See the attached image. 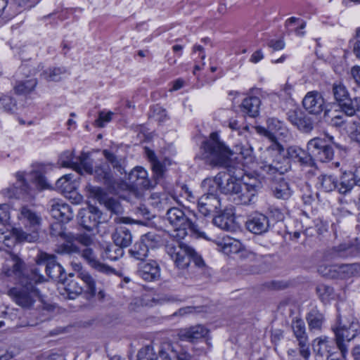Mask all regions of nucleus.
Here are the masks:
<instances>
[{
	"mask_svg": "<svg viewBox=\"0 0 360 360\" xmlns=\"http://www.w3.org/2000/svg\"><path fill=\"white\" fill-rule=\"evenodd\" d=\"M356 185V181L352 174L349 172H344L340 178V184H338L337 188L340 193L345 194L349 192L353 187Z\"/></svg>",
	"mask_w": 360,
	"mask_h": 360,
	"instance_id": "37998d69",
	"label": "nucleus"
},
{
	"mask_svg": "<svg viewBox=\"0 0 360 360\" xmlns=\"http://www.w3.org/2000/svg\"><path fill=\"white\" fill-rule=\"evenodd\" d=\"M214 186H206L209 188L208 193L201 196L198 201V207L199 212L204 216L210 214L212 212H218L221 209V205L220 199L212 192L214 191Z\"/></svg>",
	"mask_w": 360,
	"mask_h": 360,
	"instance_id": "4468645a",
	"label": "nucleus"
},
{
	"mask_svg": "<svg viewBox=\"0 0 360 360\" xmlns=\"http://www.w3.org/2000/svg\"><path fill=\"white\" fill-rule=\"evenodd\" d=\"M114 243L122 247L127 248L132 242V236L131 231L125 226L117 227L112 234Z\"/></svg>",
	"mask_w": 360,
	"mask_h": 360,
	"instance_id": "7c9ffc66",
	"label": "nucleus"
},
{
	"mask_svg": "<svg viewBox=\"0 0 360 360\" xmlns=\"http://www.w3.org/2000/svg\"><path fill=\"white\" fill-rule=\"evenodd\" d=\"M72 174H65L57 180L56 186L57 188L60 189L63 192L68 191L69 189L72 188Z\"/></svg>",
	"mask_w": 360,
	"mask_h": 360,
	"instance_id": "680f3d73",
	"label": "nucleus"
},
{
	"mask_svg": "<svg viewBox=\"0 0 360 360\" xmlns=\"http://www.w3.org/2000/svg\"><path fill=\"white\" fill-rule=\"evenodd\" d=\"M58 236H60L64 241L56 245L55 250L56 253L69 255L81 253L80 248L77 244L73 233L61 231L58 233Z\"/></svg>",
	"mask_w": 360,
	"mask_h": 360,
	"instance_id": "aec40b11",
	"label": "nucleus"
},
{
	"mask_svg": "<svg viewBox=\"0 0 360 360\" xmlns=\"http://www.w3.org/2000/svg\"><path fill=\"white\" fill-rule=\"evenodd\" d=\"M338 105L340 108V112L343 115L349 117L356 115L358 110V97H355L353 99L348 98Z\"/></svg>",
	"mask_w": 360,
	"mask_h": 360,
	"instance_id": "a19ab883",
	"label": "nucleus"
},
{
	"mask_svg": "<svg viewBox=\"0 0 360 360\" xmlns=\"http://www.w3.org/2000/svg\"><path fill=\"white\" fill-rule=\"evenodd\" d=\"M328 255L331 258L357 257L356 248V238L345 241L328 250Z\"/></svg>",
	"mask_w": 360,
	"mask_h": 360,
	"instance_id": "b1692460",
	"label": "nucleus"
},
{
	"mask_svg": "<svg viewBox=\"0 0 360 360\" xmlns=\"http://www.w3.org/2000/svg\"><path fill=\"white\" fill-rule=\"evenodd\" d=\"M307 151L312 158L322 162H327L333 160L334 150L326 143L324 139L316 137L309 140L307 145Z\"/></svg>",
	"mask_w": 360,
	"mask_h": 360,
	"instance_id": "9b49d317",
	"label": "nucleus"
},
{
	"mask_svg": "<svg viewBox=\"0 0 360 360\" xmlns=\"http://www.w3.org/2000/svg\"><path fill=\"white\" fill-rule=\"evenodd\" d=\"M203 158L213 167H229L232 151L219 139L217 132L210 134L207 140L203 142Z\"/></svg>",
	"mask_w": 360,
	"mask_h": 360,
	"instance_id": "423d86ee",
	"label": "nucleus"
},
{
	"mask_svg": "<svg viewBox=\"0 0 360 360\" xmlns=\"http://www.w3.org/2000/svg\"><path fill=\"white\" fill-rule=\"evenodd\" d=\"M44 280V276L37 267L31 269V277L24 282L20 287H15L8 291V295L22 308L31 307L37 299L41 300L39 290L34 284L40 283Z\"/></svg>",
	"mask_w": 360,
	"mask_h": 360,
	"instance_id": "39448f33",
	"label": "nucleus"
},
{
	"mask_svg": "<svg viewBox=\"0 0 360 360\" xmlns=\"http://www.w3.org/2000/svg\"><path fill=\"white\" fill-rule=\"evenodd\" d=\"M267 128L262 126L255 127L257 134L267 137L269 139H276L275 133L279 132L281 135L286 132L284 124L276 118H269L266 121Z\"/></svg>",
	"mask_w": 360,
	"mask_h": 360,
	"instance_id": "5701e85b",
	"label": "nucleus"
},
{
	"mask_svg": "<svg viewBox=\"0 0 360 360\" xmlns=\"http://www.w3.org/2000/svg\"><path fill=\"white\" fill-rule=\"evenodd\" d=\"M304 108L311 115H319L324 112V118L329 117V110H325V100L317 91L308 92L302 100Z\"/></svg>",
	"mask_w": 360,
	"mask_h": 360,
	"instance_id": "ddd939ff",
	"label": "nucleus"
},
{
	"mask_svg": "<svg viewBox=\"0 0 360 360\" xmlns=\"http://www.w3.org/2000/svg\"><path fill=\"white\" fill-rule=\"evenodd\" d=\"M165 249L166 252L178 269L187 268L191 259H193L198 266L202 263V259L198 256L195 251L184 243L179 242L168 243Z\"/></svg>",
	"mask_w": 360,
	"mask_h": 360,
	"instance_id": "0eeeda50",
	"label": "nucleus"
},
{
	"mask_svg": "<svg viewBox=\"0 0 360 360\" xmlns=\"http://www.w3.org/2000/svg\"><path fill=\"white\" fill-rule=\"evenodd\" d=\"M313 349L321 356L330 357L333 354L334 345L333 342L327 336H321L314 340Z\"/></svg>",
	"mask_w": 360,
	"mask_h": 360,
	"instance_id": "cd10ccee",
	"label": "nucleus"
},
{
	"mask_svg": "<svg viewBox=\"0 0 360 360\" xmlns=\"http://www.w3.org/2000/svg\"><path fill=\"white\" fill-rule=\"evenodd\" d=\"M215 226L225 231H232L234 227V217L232 212H224L213 219Z\"/></svg>",
	"mask_w": 360,
	"mask_h": 360,
	"instance_id": "f704fd0d",
	"label": "nucleus"
},
{
	"mask_svg": "<svg viewBox=\"0 0 360 360\" xmlns=\"http://www.w3.org/2000/svg\"><path fill=\"white\" fill-rule=\"evenodd\" d=\"M359 325L357 321H352L347 324H342L341 322L332 330L335 333V340L337 347L340 352L342 358L346 359L348 354V345L347 342L352 340L359 331Z\"/></svg>",
	"mask_w": 360,
	"mask_h": 360,
	"instance_id": "6e6552de",
	"label": "nucleus"
},
{
	"mask_svg": "<svg viewBox=\"0 0 360 360\" xmlns=\"http://www.w3.org/2000/svg\"><path fill=\"white\" fill-rule=\"evenodd\" d=\"M148 251L149 249L145 243L139 240L129 250V254L136 259L143 261L148 256Z\"/></svg>",
	"mask_w": 360,
	"mask_h": 360,
	"instance_id": "de8ad7c7",
	"label": "nucleus"
},
{
	"mask_svg": "<svg viewBox=\"0 0 360 360\" xmlns=\"http://www.w3.org/2000/svg\"><path fill=\"white\" fill-rule=\"evenodd\" d=\"M140 240L145 243L148 249L156 248L161 241L160 236L153 232H148L142 236Z\"/></svg>",
	"mask_w": 360,
	"mask_h": 360,
	"instance_id": "4d7b16f0",
	"label": "nucleus"
},
{
	"mask_svg": "<svg viewBox=\"0 0 360 360\" xmlns=\"http://www.w3.org/2000/svg\"><path fill=\"white\" fill-rule=\"evenodd\" d=\"M88 156L82 153L79 156L75 158L73 151L63 152L59 158L60 165L63 167H71L82 174V170L86 173H92V165L87 160Z\"/></svg>",
	"mask_w": 360,
	"mask_h": 360,
	"instance_id": "f8f14e48",
	"label": "nucleus"
},
{
	"mask_svg": "<svg viewBox=\"0 0 360 360\" xmlns=\"http://www.w3.org/2000/svg\"><path fill=\"white\" fill-rule=\"evenodd\" d=\"M291 328L296 338L298 345H304L308 342V335L306 332L304 321L301 319L292 320Z\"/></svg>",
	"mask_w": 360,
	"mask_h": 360,
	"instance_id": "473e14b6",
	"label": "nucleus"
},
{
	"mask_svg": "<svg viewBox=\"0 0 360 360\" xmlns=\"http://www.w3.org/2000/svg\"><path fill=\"white\" fill-rule=\"evenodd\" d=\"M146 155L151 162L153 172L156 181L160 180L164 174L165 167L157 160L155 153L153 150L146 149Z\"/></svg>",
	"mask_w": 360,
	"mask_h": 360,
	"instance_id": "ea45409f",
	"label": "nucleus"
},
{
	"mask_svg": "<svg viewBox=\"0 0 360 360\" xmlns=\"http://www.w3.org/2000/svg\"><path fill=\"white\" fill-rule=\"evenodd\" d=\"M50 212L53 218L62 223H68L73 218L70 206L60 200L50 201Z\"/></svg>",
	"mask_w": 360,
	"mask_h": 360,
	"instance_id": "412c9836",
	"label": "nucleus"
},
{
	"mask_svg": "<svg viewBox=\"0 0 360 360\" xmlns=\"http://www.w3.org/2000/svg\"><path fill=\"white\" fill-rule=\"evenodd\" d=\"M287 115L289 122L299 130L308 133L314 129V122L311 118L302 110H289Z\"/></svg>",
	"mask_w": 360,
	"mask_h": 360,
	"instance_id": "6ab92c4d",
	"label": "nucleus"
},
{
	"mask_svg": "<svg viewBox=\"0 0 360 360\" xmlns=\"http://www.w3.org/2000/svg\"><path fill=\"white\" fill-rule=\"evenodd\" d=\"M219 250L226 255H231L240 252V257L247 262H257L261 256L249 250L241 251L242 244L238 240L230 237H223L217 242Z\"/></svg>",
	"mask_w": 360,
	"mask_h": 360,
	"instance_id": "1a4fd4ad",
	"label": "nucleus"
},
{
	"mask_svg": "<svg viewBox=\"0 0 360 360\" xmlns=\"http://www.w3.org/2000/svg\"><path fill=\"white\" fill-rule=\"evenodd\" d=\"M309 329L311 333H321L325 323L324 314L316 308L311 309L307 315Z\"/></svg>",
	"mask_w": 360,
	"mask_h": 360,
	"instance_id": "c85d7f7f",
	"label": "nucleus"
},
{
	"mask_svg": "<svg viewBox=\"0 0 360 360\" xmlns=\"http://www.w3.org/2000/svg\"><path fill=\"white\" fill-rule=\"evenodd\" d=\"M40 68L41 69L43 67H41V65H39L37 68H35L33 67L31 62H25L20 66L18 74L22 75L25 76V77L27 78L34 75Z\"/></svg>",
	"mask_w": 360,
	"mask_h": 360,
	"instance_id": "13d9d810",
	"label": "nucleus"
},
{
	"mask_svg": "<svg viewBox=\"0 0 360 360\" xmlns=\"http://www.w3.org/2000/svg\"><path fill=\"white\" fill-rule=\"evenodd\" d=\"M16 182L4 190V194L9 198H20L21 196H32V190L25 179V174L18 172L15 174Z\"/></svg>",
	"mask_w": 360,
	"mask_h": 360,
	"instance_id": "2eb2a0df",
	"label": "nucleus"
},
{
	"mask_svg": "<svg viewBox=\"0 0 360 360\" xmlns=\"http://www.w3.org/2000/svg\"><path fill=\"white\" fill-rule=\"evenodd\" d=\"M23 262L18 257L12 255L11 259L8 261L2 269V273L7 277H12L18 281L20 285H23L24 282L31 277V274L25 276L22 273Z\"/></svg>",
	"mask_w": 360,
	"mask_h": 360,
	"instance_id": "f3484780",
	"label": "nucleus"
},
{
	"mask_svg": "<svg viewBox=\"0 0 360 360\" xmlns=\"http://www.w3.org/2000/svg\"><path fill=\"white\" fill-rule=\"evenodd\" d=\"M113 115L114 113L111 111H100L98 118L95 120V125L101 128L105 127L106 123H108L112 120Z\"/></svg>",
	"mask_w": 360,
	"mask_h": 360,
	"instance_id": "0e129e2a",
	"label": "nucleus"
},
{
	"mask_svg": "<svg viewBox=\"0 0 360 360\" xmlns=\"http://www.w3.org/2000/svg\"><path fill=\"white\" fill-rule=\"evenodd\" d=\"M332 93L338 104L349 97V91L342 82H335L333 84Z\"/></svg>",
	"mask_w": 360,
	"mask_h": 360,
	"instance_id": "49530a36",
	"label": "nucleus"
},
{
	"mask_svg": "<svg viewBox=\"0 0 360 360\" xmlns=\"http://www.w3.org/2000/svg\"><path fill=\"white\" fill-rule=\"evenodd\" d=\"M82 257L93 269L101 273L109 274L113 271L109 266L103 264L96 259V254L91 248H86L84 249L82 252Z\"/></svg>",
	"mask_w": 360,
	"mask_h": 360,
	"instance_id": "bb28decb",
	"label": "nucleus"
},
{
	"mask_svg": "<svg viewBox=\"0 0 360 360\" xmlns=\"http://www.w3.org/2000/svg\"><path fill=\"white\" fill-rule=\"evenodd\" d=\"M226 174L219 173L214 178L205 179L202 185L203 187L217 185V188L229 195L231 200L237 205H248L258 191L262 188V182L257 178L247 177L240 180Z\"/></svg>",
	"mask_w": 360,
	"mask_h": 360,
	"instance_id": "f257e3e1",
	"label": "nucleus"
},
{
	"mask_svg": "<svg viewBox=\"0 0 360 360\" xmlns=\"http://www.w3.org/2000/svg\"><path fill=\"white\" fill-rule=\"evenodd\" d=\"M306 22L302 19L296 17H291L287 19L285 22V27L288 30L290 33V27L292 25H297L298 27L294 30L295 34L298 37H304L305 32L303 30L306 27Z\"/></svg>",
	"mask_w": 360,
	"mask_h": 360,
	"instance_id": "8fccbe9b",
	"label": "nucleus"
},
{
	"mask_svg": "<svg viewBox=\"0 0 360 360\" xmlns=\"http://www.w3.org/2000/svg\"><path fill=\"white\" fill-rule=\"evenodd\" d=\"M318 187L325 192H330L337 188L338 179L331 174H323L318 177L316 183Z\"/></svg>",
	"mask_w": 360,
	"mask_h": 360,
	"instance_id": "e433bc0d",
	"label": "nucleus"
},
{
	"mask_svg": "<svg viewBox=\"0 0 360 360\" xmlns=\"http://www.w3.org/2000/svg\"><path fill=\"white\" fill-rule=\"evenodd\" d=\"M139 276L145 281H152L160 277V269L156 261L150 260L139 264Z\"/></svg>",
	"mask_w": 360,
	"mask_h": 360,
	"instance_id": "a878e982",
	"label": "nucleus"
},
{
	"mask_svg": "<svg viewBox=\"0 0 360 360\" xmlns=\"http://www.w3.org/2000/svg\"><path fill=\"white\" fill-rule=\"evenodd\" d=\"M103 154L105 159L112 165V166L117 169L120 172H122L123 169L122 167L121 160L119 159L115 154L108 151V150H104L103 151Z\"/></svg>",
	"mask_w": 360,
	"mask_h": 360,
	"instance_id": "e2e57ef3",
	"label": "nucleus"
},
{
	"mask_svg": "<svg viewBox=\"0 0 360 360\" xmlns=\"http://www.w3.org/2000/svg\"><path fill=\"white\" fill-rule=\"evenodd\" d=\"M79 223L86 230L91 231L96 228L100 223L101 213L98 208L89 206L79 211Z\"/></svg>",
	"mask_w": 360,
	"mask_h": 360,
	"instance_id": "a211bd4d",
	"label": "nucleus"
},
{
	"mask_svg": "<svg viewBox=\"0 0 360 360\" xmlns=\"http://www.w3.org/2000/svg\"><path fill=\"white\" fill-rule=\"evenodd\" d=\"M274 194L278 199L287 200L292 195L289 184L283 179L280 180L274 187Z\"/></svg>",
	"mask_w": 360,
	"mask_h": 360,
	"instance_id": "c03bdc74",
	"label": "nucleus"
},
{
	"mask_svg": "<svg viewBox=\"0 0 360 360\" xmlns=\"http://www.w3.org/2000/svg\"><path fill=\"white\" fill-rule=\"evenodd\" d=\"M148 173L143 167H137L129 174V179L138 186L143 187H148L149 183L146 179Z\"/></svg>",
	"mask_w": 360,
	"mask_h": 360,
	"instance_id": "79ce46f5",
	"label": "nucleus"
},
{
	"mask_svg": "<svg viewBox=\"0 0 360 360\" xmlns=\"http://www.w3.org/2000/svg\"><path fill=\"white\" fill-rule=\"evenodd\" d=\"M261 101L257 96L245 98L240 105V111L245 115L255 117L259 115Z\"/></svg>",
	"mask_w": 360,
	"mask_h": 360,
	"instance_id": "c756f323",
	"label": "nucleus"
},
{
	"mask_svg": "<svg viewBox=\"0 0 360 360\" xmlns=\"http://www.w3.org/2000/svg\"><path fill=\"white\" fill-rule=\"evenodd\" d=\"M318 272L323 277L328 278H341L340 265H320L318 268Z\"/></svg>",
	"mask_w": 360,
	"mask_h": 360,
	"instance_id": "a18cd8bd",
	"label": "nucleus"
},
{
	"mask_svg": "<svg viewBox=\"0 0 360 360\" xmlns=\"http://www.w3.org/2000/svg\"><path fill=\"white\" fill-rule=\"evenodd\" d=\"M65 290L69 299H75L84 292V288L76 280L70 281L65 285Z\"/></svg>",
	"mask_w": 360,
	"mask_h": 360,
	"instance_id": "5fc2aeb1",
	"label": "nucleus"
},
{
	"mask_svg": "<svg viewBox=\"0 0 360 360\" xmlns=\"http://www.w3.org/2000/svg\"><path fill=\"white\" fill-rule=\"evenodd\" d=\"M105 257L115 261L122 257L124 255L123 248L116 245L108 246L105 250Z\"/></svg>",
	"mask_w": 360,
	"mask_h": 360,
	"instance_id": "6e6d98bb",
	"label": "nucleus"
},
{
	"mask_svg": "<svg viewBox=\"0 0 360 360\" xmlns=\"http://www.w3.org/2000/svg\"><path fill=\"white\" fill-rule=\"evenodd\" d=\"M75 238L77 243L86 247H89L93 243L91 237L87 234H77L75 235Z\"/></svg>",
	"mask_w": 360,
	"mask_h": 360,
	"instance_id": "774afa93",
	"label": "nucleus"
},
{
	"mask_svg": "<svg viewBox=\"0 0 360 360\" xmlns=\"http://www.w3.org/2000/svg\"><path fill=\"white\" fill-rule=\"evenodd\" d=\"M84 284V292L89 297H94L96 294V281L92 276L86 271L79 273L78 277Z\"/></svg>",
	"mask_w": 360,
	"mask_h": 360,
	"instance_id": "58836bf2",
	"label": "nucleus"
},
{
	"mask_svg": "<svg viewBox=\"0 0 360 360\" xmlns=\"http://www.w3.org/2000/svg\"><path fill=\"white\" fill-rule=\"evenodd\" d=\"M4 104H2V111L13 113L17 110L16 101L9 96H4Z\"/></svg>",
	"mask_w": 360,
	"mask_h": 360,
	"instance_id": "69168bd1",
	"label": "nucleus"
},
{
	"mask_svg": "<svg viewBox=\"0 0 360 360\" xmlns=\"http://www.w3.org/2000/svg\"><path fill=\"white\" fill-rule=\"evenodd\" d=\"M37 80L34 77L30 79L19 80L14 86L15 94L20 95H27L31 93L37 86Z\"/></svg>",
	"mask_w": 360,
	"mask_h": 360,
	"instance_id": "c9c22d12",
	"label": "nucleus"
},
{
	"mask_svg": "<svg viewBox=\"0 0 360 360\" xmlns=\"http://www.w3.org/2000/svg\"><path fill=\"white\" fill-rule=\"evenodd\" d=\"M165 220L172 229L169 236L177 240L184 239L189 232L205 238V233L196 224L195 213L188 209L172 207L167 210Z\"/></svg>",
	"mask_w": 360,
	"mask_h": 360,
	"instance_id": "f03ea898",
	"label": "nucleus"
},
{
	"mask_svg": "<svg viewBox=\"0 0 360 360\" xmlns=\"http://www.w3.org/2000/svg\"><path fill=\"white\" fill-rule=\"evenodd\" d=\"M209 330L202 325H195L179 330L178 335L181 340L194 342L205 338Z\"/></svg>",
	"mask_w": 360,
	"mask_h": 360,
	"instance_id": "393cba45",
	"label": "nucleus"
},
{
	"mask_svg": "<svg viewBox=\"0 0 360 360\" xmlns=\"http://www.w3.org/2000/svg\"><path fill=\"white\" fill-rule=\"evenodd\" d=\"M341 279L360 276V263L340 265Z\"/></svg>",
	"mask_w": 360,
	"mask_h": 360,
	"instance_id": "09e8293b",
	"label": "nucleus"
},
{
	"mask_svg": "<svg viewBox=\"0 0 360 360\" xmlns=\"http://www.w3.org/2000/svg\"><path fill=\"white\" fill-rule=\"evenodd\" d=\"M345 130L352 141L360 143V123L359 122H348L345 127Z\"/></svg>",
	"mask_w": 360,
	"mask_h": 360,
	"instance_id": "3c124183",
	"label": "nucleus"
},
{
	"mask_svg": "<svg viewBox=\"0 0 360 360\" xmlns=\"http://www.w3.org/2000/svg\"><path fill=\"white\" fill-rule=\"evenodd\" d=\"M41 271L40 267L45 269L46 274L52 279H60L64 272L61 265L55 260V256L41 253L37 260V266Z\"/></svg>",
	"mask_w": 360,
	"mask_h": 360,
	"instance_id": "dca6fc26",
	"label": "nucleus"
},
{
	"mask_svg": "<svg viewBox=\"0 0 360 360\" xmlns=\"http://www.w3.org/2000/svg\"><path fill=\"white\" fill-rule=\"evenodd\" d=\"M333 288L325 284L316 287V292L322 302H328L333 294Z\"/></svg>",
	"mask_w": 360,
	"mask_h": 360,
	"instance_id": "bf43d9fd",
	"label": "nucleus"
},
{
	"mask_svg": "<svg viewBox=\"0 0 360 360\" xmlns=\"http://www.w3.org/2000/svg\"><path fill=\"white\" fill-rule=\"evenodd\" d=\"M11 206L8 203L0 204V224H5L11 219Z\"/></svg>",
	"mask_w": 360,
	"mask_h": 360,
	"instance_id": "338daca9",
	"label": "nucleus"
},
{
	"mask_svg": "<svg viewBox=\"0 0 360 360\" xmlns=\"http://www.w3.org/2000/svg\"><path fill=\"white\" fill-rule=\"evenodd\" d=\"M87 197L97 200L100 204H103L105 207L115 214H120L123 212V208L120 202L115 198H108L103 188L88 184L86 186Z\"/></svg>",
	"mask_w": 360,
	"mask_h": 360,
	"instance_id": "9d476101",
	"label": "nucleus"
},
{
	"mask_svg": "<svg viewBox=\"0 0 360 360\" xmlns=\"http://www.w3.org/2000/svg\"><path fill=\"white\" fill-rule=\"evenodd\" d=\"M65 72V70L61 68H49L41 74V77L49 82H57L61 78V75Z\"/></svg>",
	"mask_w": 360,
	"mask_h": 360,
	"instance_id": "864d4df0",
	"label": "nucleus"
},
{
	"mask_svg": "<svg viewBox=\"0 0 360 360\" xmlns=\"http://www.w3.org/2000/svg\"><path fill=\"white\" fill-rule=\"evenodd\" d=\"M295 162H297L302 167H309V169L307 172L309 177L315 175L317 170L316 162L311 155L309 152L301 150Z\"/></svg>",
	"mask_w": 360,
	"mask_h": 360,
	"instance_id": "2f4dec72",
	"label": "nucleus"
},
{
	"mask_svg": "<svg viewBox=\"0 0 360 360\" xmlns=\"http://www.w3.org/2000/svg\"><path fill=\"white\" fill-rule=\"evenodd\" d=\"M30 174L35 184L40 189H45L49 187V183L46 181L42 171L39 169L33 170Z\"/></svg>",
	"mask_w": 360,
	"mask_h": 360,
	"instance_id": "052dcab7",
	"label": "nucleus"
},
{
	"mask_svg": "<svg viewBox=\"0 0 360 360\" xmlns=\"http://www.w3.org/2000/svg\"><path fill=\"white\" fill-rule=\"evenodd\" d=\"M236 153H238V158L243 160V165L246 167L255 162V155L253 154V149L248 143L241 144L236 146Z\"/></svg>",
	"mask_w": 360,
	"mask_h": 360,
	"instance_id": "4c0bfd02",
	"label": "nucleus"
},
{
	"mask_svg": "<svg viewBox=\"0 0 360 360\" xmlns=\"http://www.w3.org/2000/svg\"><path fill=\"white\" fill-rule=\"evenodd\" d=\"M247 229L255 234H262L270 227L269 218L261 213H255L246 221Z\"/></svg>",
	"mask_w": 360,
	"mask_h": 360,
	"instance_id": "4be33fe9",
	"label": "nucleus"
},
{
	"mask_svg": "<svg viewBox=\"0 0 360 360\" xmlns=\"http://www.w3.org/2000/svg\"><path fill=\"white\" fill-rule=\"evenodd\" d=\"M18 224L13 227V233L20 243H34L39 238L42 217L35 207L24 205L19 207L17 213Z\"/></svg>",
	"mask_w": 360,
	"mask_h": 360,
	"instance_id": "7ed1b4c3",
	"label": "nucleus"
},
{
	"mask_svg": "<svg viewBox=\"0 0 360 360\" xmlns=\"http://www.w3.org/2000/svg\"><path fill=\"white\" fill-rule=\"evenodd\" d=\"M97 181H101L105 184H110L112 181V175L109 166L107 164H101L92 168V173Z\"/></svg>",
	"mask_w": 360,
	"mask_h": 360,
	"instance_id": "72a5a7b5",
	"label": "nucleus"
},
{
	"mask_svg": "<svg viewBox=\"0 0 360 360\" xmlns=\"http://www.w3.org/2000/svg\"><path fill=\"white\" fill-rule=\"evenodd\" d=\"M269 140L271 143L263 153L264 160L261 162L260 169L270 176L276 174L281 175L290 168L285 149L276 139Z\"/></svg>",
	"mask_w": 360,
	"mask_h": 360,
	"instance_id": "20e7f679",
	"label": "nucleus"
},
{
	"mask_svg": "<svg viewBox=\"0 0 360 360\" xmlns=\"http://www.w3.org/2000/svg\"><path fill=\"white\" fill-rule=\"evenodd\" d=\"M16 241L20 243L13 234V229L11 231L0 229V250L3 249L2 245L8 248L13 247Z\"/></svg>",
	"mask_w": 360,
	"mask_h": 360,
	"instance_id": "603ef678",
	"label": "nucleus"
}]
</instances>
